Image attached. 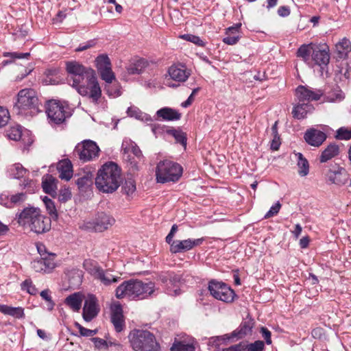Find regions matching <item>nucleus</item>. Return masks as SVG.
<instances>
[{"label":"nucleus","instance_id":"1","mask_svg":"<svg viewBox=\"0 0 351 351\" xmlns=\"http://www.w3.org/2000/svg\"><path fill=\"white\" fill-rule=\"evenodd\" d=\"M15 220L24 230L36 234L45 233L51 228L50 219L42 215L38 207L29 206L24 208L16 213Z\"/></svg>","mask_w":351,"mask_h":351},{"label":"nucleus","instance_id":"2","mask_svg":"<svg viewBox=\"0 0 351 351\" xmlns=\"http://www.w3.org/2000/svg\"><path fill=\"white\" fill-rule=\"evenodd\" d=\"M312 56L315 65L319 66L321 75L328 73L329 63V46L326 42L311 43L308 45H301L297 51V56L302 58L307 64L311 62L310 56Z\"/></svg>","mask_w":351,"mask_h":351},{"label":"nucleus","instance_id":"3","mask_svg":"<svg viewBox=\"0 0 351 351\" xmlns=\"http://www.w3.org/2000/svg\"><path fill=\"white\" fill-rule=\"evenodd\" d=\"M156 291L155 284L152 281L143 282L131 279L124 281L117 287L115 295L118 299L127 297L132 300H143L156 295Z\"/></svg>","mask_w":351,"mask_h":351},{"label":"nucleus","instance_id":"4","mask_svg":"<svg viewBox=\"0 0 351 351\" xmlns=\"http://www.w3.org/2000/svg\"><path fill=\"white\" fill-rule=\"evenodd\" d=\"M324 95L322 89H313L308 86H299L295 90L298 104L293 107L292 114L294 118L303 119L314 110L312 101H318Z\"/></svg>","mask_w":351,"mask_h":351},{"label":"nucleus","instance_id":"5","mask_svg":"<svg viewBox=\"0 0 351 351\" xmlns=\"http://www.w3.org/2000/svg\"><path fill=\"white\" fill-rule=\"evenodd\" d=\"M120 182L121 169L112 162L104 164L98 171L95 178L97 189L103 193H113L118 189Z\"/></svg>","mask_w":351,"mask_h":351},{"label":"nucleus","instance_id":"6","mask_svg":"<svg viewBox=\"0 0 351 351\" xmlns=\"http://www.w3.org/2000/svg\"><path fill=\"white\" fill-rule=\"evenodd\" d=\"M351 51V42L347 38H343L335 44L332 52V58L335 59V64L332 65L334 72V80L335 82L342 81L348 73V63L346 58Z\"/></svg>","mask_w":351,"mask_h":351},{"label":"nucleus","instance_id":"7","mask_svg":"<svg viewBox=\"0 0 351 351\" xmlns=\"http://www.w3.org/2000/svg\"><path fill=\"white\" fill-rule=\"evenodd\" d=\"M40 103L36 91L32 88H25L18 93L14 110L19 115L33 117L40 111Z\"/></svg>","mask_w":351,"mask_h":351},{"label":"nucleus","instance_id":"8","mask_svg":"<svg viewBox=\"0 0 351 351\" xmlns=\"http://www.w3.org/2000/svg\"><path fill=\"white\" fill-rule=\"evenodd\" d=\"M128 338L135 351H158L160 348L155 336L147 330H133Z\"/></svg>","mask_w":351,"mask_h":351},{"label":"nucleus","instance_id":"9","mask_svg":"<svg viewBox=\"0 0 351 351\" xmlns=\"http://www.w3.org/2000/svg\"><path fill=\"white\" fill-rule=\"evenodd\" d=\"M84 82L73 86L80 95L87 97L94 104H98L101 97V90L97 82L95 71H89Z\"/></svg>","mask_w":351,"mask_h":351},{"label":"nucleus","instance_id":"10","mask_svg":"<svg viewBox=\"0 0 351 351\" xmlns=\"http://www.w3.org/2000/svg\"><path fill=\"white\" fill-rule=\"evenodd\" d=\"M182 174V167L177 162L169 160L160 161L156 167V176L158 182L178 181Z\"/></svg>","mask_w":351,"mask_h":351},{"label":"nucleus","instance_id":"11","mask_svg":"<svg viewBox=\"0 0 351 351\" xmlns=\"http://www.w3.org/2000/svg\"><path fill=\"white\" fill-rule=\"evenodd\" d=\"M46 113L49 121L56 125L64 123L72 114L71 108L67 104L56 100L48 101Z\"/></svg>","mask_w":351,"mask_h":351},{"label":"nucleus","instance_id":"12","mask_svg":"<svg viewBox=\"0 0 351 351\" xmlns=\"http://www.w3.org/2000/svg\"><path fill=\"white\" fill-rule=\"evenodd\" d=\"M114 223L115 219L112 215L105 212H98L94 218L84 222V228L89 231L102 232Z\"/></svg>","mask_w":351,"mask_h":351},{"label":"nucleus","instance_id":"13","mask_svg":"<svg viewBox=\"0 0 351 351\" xmlns=\"http://www.w3.org/2000/svg\"><path fill=\"white\" fill-rule=\"evenodd\" d=\"M208 291L215 299L224 302H232L235 295L234 291L226 283L211 280L208 283Z\"/></svg>","mask_w":351,"mask_h":351},{"label":"nucleus","instance_id":"14","mask_svg":"<svg viewBox=\"0 0 351 351\" xmlns=\"http://www.w3.org/2000/svg\"><path fill=\"white\" fill-rule=\"evenodd\" d=\"M66 69L70 76L68 79L72 86L84 82L83 80L86 77L89 71H94L92 69L86 68L82 64L75 61L68 62L66 64Z\"/></svg>","mask_w":351,"mask_h":351},{"label":"nucleus","instance_id":"15","mask_svg":"<svg viewBox=\"0 0 351 351\" xmlns=\"http://www.w3.org/2000/svg\"><path fill=\"white\" fill-rule=\"evenodd\" d=\"M99 148L97 145L90 140L84 141L75 148V153L84 162L90 161L99 156Z\"/></svg>","mask_w":351,"mask_h":351},{"label":"nucleus","instance_id":"16","mask_svg":"<svg viewBox=\"0 0 351 351\" xmlns=\"http://www.w3.org/2000/svg\"><path fill=\"white\" fill-rule=\"evenodd\" d=\"M204 241V238H199L197 239H188L182 241L176 240L175 241L172 242L170 251L173 254L189 251L193 249L194 247L202 245Z\"/></svg>","mask_w":351,"mask_h":351},{"label":"nucleus","instance_id":"17","mask_svg":"<svg viewBox=\"0 0 351 351\" xmlns=\"http://www.w3.org/2000/svg\"><path fill=\"white\" fill-rule=\"evenodd\" d=\"M161 282L167 287V293L170 295H178L180 290L178 285L180 282L181 277L178 274L169 273L160 277Z\"/></svg>","mask_w":351,"mask_h":351},{"label":"nucleus","instance_id":"18","mask_svg":"<svg viewBox=\"0 0 351 351\" xmlns=\"http://www.w3.org/2000/svg\"><path fill=\"white\" fill-rule=\"evenodd\" d=\"M99 308L97 304L96 298L90 295L85 300L83 308V318L86 322L91 321L99 313Z\"/></svg>","mask_w":351,"mask_h":351},{"label":"nucleus","instance_id":"19","mask_svg":"<svg viewBox=\"0 0 351 351\" xmlns=\"http://www.w3.org/2000/svg\"><path fill=\"white\" fill-rule=\"evenodd\" d=\"M304 138L308 144L319 147L326 139V134L320 130L311 128L304 133Z\"/></svg>","mask_w":351,"mask_h":351},{"label":"nucleus","instance_id":"20","mask_svg":"<svg viewBox=\"0 0 351 351\" xmlns=\"http://www.w3.org/2000/svg\"><path fill=\"white\" fill-rule=\"evenodd\" d=\"M111 322L113 324L115 330L119 332L123 330L125 321L123 315V310L121 305H114L112 308Z\"/></svg>","mask_w":351,"mask_h":351},{"label":"nucleus","instance_id":"21","mask_svg":"<svg viewBox=\"0 0 351 351\" xmlns=\"http://www.w3.org/2000/svg\"><path fill=\"white\" fill-rule=\"evenodd\" d=\"M168 73L172 80L179 82H185L190 75V73L182 65L171 66L169 67Z\"/></svg>","mask_w":351,"mask_h":351},{"label":"nucleus","instance_id":"22","mask_svg":"<svg viewBox=\"0 0 351 351\" xmlns=\"http://www.w3.org/2000/svg\"><path fill=\"white\" fill-rule=\"evenodd\" d=\"M147 66L148 62L145 59H134L127 66V71L130 75L140 74Z\"/></svg>","mask_w":351,"mask_h":351},{"label":"nucleus","instance_id":"23","mask_svg":"<svg viewBox=\"0 0 351 351\" xmlns=\"http://www.w3.org/2000/svg\"><path fill=\"white\" fill-rule=\"evenodd\" d=\"M156 115L165 121H176L181 118V114L178 110L168 107L158 110Z\"/></svg>","mask_w":351,"mask_h":351},{"label":"nucleus","instance_id":"24","mask_svg":"<svg viewBox=\"0 0 351 351\" xmlns=\"http://www.w3.org/2000/svg\"><path fill=\"white\" fill-rule=\"evenodd\" d=\"M348 176L346 170L342 167H337V170L330 169V181L333 183L341 185L344 184L348 180Z\"/></svg>","mask_w":351,"mask_h":351},{"label":"nucleus","instance_id":"25","mask_svg":"<svg viewBox=\"0 0 351 351\" xmlns=\"http://www.w3.org/2000/svg\"><path fill=\"white\" fill-rule=\"evenodd\" d=\"M253 326L252 320L243 322L240 326L232 333V337H237V339L243 338L251 333Z\"/></svg>","mask_w":351,"mask_h":351},{"label":"nucleus","instance_id":"26","mask_svg":"<svg viewBox=\"0 0 351 351\" xmlns=\"http://www.w3.org/2000/svg\"><path fill=\"white\" fill-rule=\"evenodd\" d=\"M59 171V177L66 181L69 180L73 176L72 165L69 160H62L59 162L58 166Z\"/></svg>","mask_w":351,"mask_h":351},{"label":"nucleus","instance_id":"27","mask_svg":"<svg viewBox=\"0 0 351 351\" xmlns=\"http://www.w3.org/2000/svg\"><path fill=\"white\" fill-rule=\"evenodd\" d=\"M0 312L16 319H21L25 317L24 309L22 307H12L0 304Z\"/></svg>","mask_w":351,"mask_h":351},{"label":"nucleus","instance_id":"28","mask_svg":"<svg viewBox=\"0 0 351 351\" xmlns=\"http://www.w3.org/2000/svg\"><path fill=\"white\" fill-rule=\"evenodd\" d=\"M64 302L73 311H78L82 306V297L79 293H75L69 295Z\"/></svg>","mask_w":351,"mask_h":351},{"label":"nucleus","instance_id":"29","mask_svg":"<svg viewBox=\"0 0 351 351\" xmlns=\"http://www.w3.org/2000/svg\"><path fill=\"white\" fill-rule=\"evenodd\" d=\"M97 280H99L105 286H109L112 283L118 282L120 280L119 277L114 276L110 274L108 270H102L100 271L97 276Z\"/></svg>","mask_w":351,"mask_h":351},{"label":"nucleus","instance_id":"30","mask_svg":"<svg viewBox=\"0 0 351 351\" xmlns=\"http://www.w3.org/2000/svg\"><path fill=\"white\" fill-rule=\"evenodd\" d=\"M295 156L297 158V165L299 169L298 174L302 177L307 176L309 172V164L308 160L301 153H295Z\"/></svg>","mask_w":351,"mask_h":351},{"label":"nucleus","instance_id":"31","mask_svg":"<svg viewBox=\"0 0 351 351\" xmlns=\"http://www.w3.org/2000/svg\"><path fill=\"white\" fill-rule=\"evenodd\" d=\"M122 149L124 154L132 153L134 156L140 159L143 155L141 149L134 143L129 141H124L122 144Z\"/></svg>","mask_w":351,"mask_h":351},{"label":"nucleus","instance_id":"32","mask_svg":"<svg viewBox=\"0 0 351 351\" xmlns=\"http://www.w3.org/2000/svg\"><path fill=\"white\" fill-rule=\"evenodd\" d=\"M83 267L95 279L102 270L98 263L91 259L85 260L83 263Z\"/></svg>","mask_w":351,"mask_h":351},{"label":"nucleus","instance_id":"33","mask_svg":"<svg viewBox=\"0 0 351 351\" xmlns=\"http://www.w3.org/2000/svg\"><path fill=\"white\" fill-rule=\"evenodd\" d=\"M10 175L16 179H19L25 176L28 171L25 169L21 164L16 163L13 165L9 169Z\"/></svg>","mask_w":351,"mask_h":351},{"label":"nucleus","instance_id":"34","mask_svg":"<svg viewBox=\"0 0 351 351\" xmlns=\"http://www.w3.org/2000/svg\"><path fill=\"white\" fill-rule=\"evenodd\" d=\"M59 73V70L58 69H47L45 72V75L46 76L44 80L46 84H56L58 83L57 75Z\"/></svg>","mask_w":351,"mask_h":351},{"label":"nucleus","instance_id":"35","mask_svg":"<svg viewBox=\"0 0 351 351\" xmlns=\"http://www.w3.org/2000/svg\"><path fill=\"white\" fill-rule=\"evenodd\" d=\"M43 202L51 218L56 220L58 219V213L54 202L47 197L43 198Z\"/></svg>","mask_w":351,"mask_h":351},{"label":"nucleus","instance_id":"36","mask_svg":"<svg viewBox=\"0 0 351 351\" xmlns=\"http://www.w3.org/2000/svg\"><path fill=\"white\" fill-rule=\"evenodd\" d=\"M56 188V180L52 176L48 175L47 178L43 182V191L47 193H51L55 191Z\"/></svg>","mask_w":351,"mask_h":351},{"label":"nucleus","instance_id":"37","mask_svg":"<svg viewBox=\"0 0 351 351\" xmlns=\"http://www.w3.org/2000/svg\"><path fill=\"white\" fill-rule=\"evenodd\" d=\"M335 138L337 140L348 141L351 139V128L346 127L339 128L335 132Z\"/></svg>","mask_w":351,"mask_h":351},{"label":"nucleus","instance_id":"38","mask_svg":"<svg viewBox=\"0 0 351 351\" xmlns=\"http://www.w3.org/2000/svg\"><path fill=\"white\" fill-rule=\"evenodd\" d=\"M121 189L124 194L128 196L132 195L136 191L135 181L132 178L126 180Z\"/></svg>","mask_w":351,"mask_h":351},{"label":"nucleus","instance_id":"39","mask_svg":"<svg viewBox=\"0 0 351 351\" xmlns=\"http://www.w3.org/2000/svg\"><path fill=\"white\" fill-rule=\"evenodd\" d=\"M167 132L172 135L178 143H180L182 145L186 146V137L184 132H182L180 130H177L176 129L167 130Z\"/></svg>","mask_w":351,"mask_h":351},{"label":"nucleus","instance_id":"40","mask_svg":"<svg viewBox=\"0 0 351 351\" xmlns=\"http://www.w3.org/2000/svg\"><path fill=\"white\" fill-rule=\"evenodd\" d=\"M21 128L20 126H13L10 127L6 130V136L9 139L13 141H18L21 137Z\"/></svg>","mask_w":351,"mask_h":351},{"label":"nucleus","instance_id":"41","mask_svg":"<svg viewBox=\"0 0 351 351\" xmlns=\"http://www.w3.org/2000/svg\"><path fill=\"white\" fill-rule=\"evenodd\" d=\"M171 351H195V347L193 344L178 341L173 344Z\"/></svg>","mask_w":351,"mask_h":351},{"label":"nucleus","instance_id":"42","mask_svg":"<svg viewBox=\"0 0 351 351\" xmlns=\"http://www.w3.org/2000/svg\"><path fill=\"white\" fill-rule=\"evenodd\" d=\"M96 64L98 71L111 66L109 58L106 55H100L96 59Z\"/></svg>","mask_w":351,"mask_h":351},{"label":"nucleus","instance_id":"43","mask_svg":"<svg viewBox=\"0 0 351 351\" xmlns=\"http://www.w3.org/2000/svg\"><path fill=\"white\" fill-rule=\"evenodd\" d=\"M98 71L101 75V79L107 83H111L115 78L111 66L105 68L104 69H100Z\"/></svg>","mask_w":351,"mask_h":351},{"label":"nucleus","instance_id":"44","mask_svg":"<svg viewBox=\"0 0 351 351\" xmlns=\"http://www.w3.org/2000/svg\"><path fill=\"white\" fill-rule=\"evenodd\" d=\"M180 38L186 41L193 43L199 47H204L205 45V43L199 36L195 35L186 34L181 35Z\"/></svg>","mask_w":351,"mask_h":351},{"label":"nucleus","instance_id":"45","mask_svg":"<svg viewBox=\"0 0 351 351\" xmlns=\"http://www.w3.org/2000/svg\"><path fill=\"white\" fill-rule=\"evenodd\" d=\"M91 176L89 174L84 175L83 176L79 178L76 180V184L78 186L79 189H85L92 184Z\"/></svg>","mask_w":351,"mask_h":351},{"label":"nucleus","instance_id":"46","mask_svg":"<svg viewBox=\"0 0 351 351\" xmlns=\"http://www.w3.org/2000/svg\"><path fill=\"white\" fill-rule=\"evenodd\" d=\"M344 94L338 86L330 90V103L341 101L344 99Z\"/></svg>","mask_w":351,"mask_h":351},{"label":"nucleus","instance_id":"47","mask_svg":"<svg viewBox=\"0 0 351 351\" xmlns=\"http://www.w3.org/2000/svg\"><path fill=\"white\" fill-rule=\"evenodd\" d=\"M264 342L263 341H256L254 343L244 346L245 351H263L264 349Z\"/></svg>","mask_w":351,"mask_h":351},{"label":"nucleus","instance_id":"48","mask_svg":"<svg viewBox=\"0 0 351 351\" xmlns=\"http://www.w3.org/2000/svg\"><path fill=\"white\" fill-rule=\"evenodd\" d=\"M26 199V195L24 193H19L10 197L11 208L16 204L23 202Z\"/></svg>","mask_w":351,"mask_h":351},{"label":"nucleus","instance_id":"49","mask_svg":"<svg viewBox=\"0 0 351 351\" xmlns=\"http://www.w3.org/2000/svg\"><path fill=\"white\" fill-rule=\"evenodd\" d=\"M10 119V114L8 109L0 106V128L5 126Z\"/></svg>","mask_w":351,"mask_h":351},{"label":"nucleus","instance_id":"50","mask_svg":"<svg viewBox=\"0 0 351 351\" xmlns=\"http://www.w3.org/2000/svg\"><path fill=\"white\" fill-rule=\"evenodd\" d=\"M45 260H42V258H40L39 260H34L31 263L32 267L36 272H46V267H45Z\"/></svg>","mask_w":351,"mask_h":351},{"label":"nucleus","instance_id":"51","mask_svg":"<svg viewBox=\"0 0 351 351\" xmlns=\"http://www.w3.org/2000/svg\"><path fill=\"white\" fill-rule=\"evenodd\" d=\"M55 254H51L49 255V258L43 257L42 260H45V267H46V272H49L52 269H53L56 266V263L53 261Z\"/></svg>","mask_w":351,"mask_h":351},{"label":"nucleus","instance_id":"52","mask_svg":"<svg viewBox=\"0 0 351 351\" xmlns=\"http://www.w3.org/2000/svg\"><path fill=\"white\" fill-rule=\"evenodd\" d=\"M75 326L79 329L80 335L83 337H93L95 335H96L97 332V330H90V329L86 328L83 327L82 326H81L78 323H76Z\"/></svg>","mask_w":351,"mask_h":351},{"label":"nucleus","instance_id":"53","mask_svg":"<svg viewBox=\"0 0 351 351\" xmlns=\"http://www.w3.org/2000/svg\"><path fill=\"white\" fill-rule=\"evenodd\" d=\"M281 208V204L279 202H277L274 205H273L269 211L265 214V219H269L276 215Z\"/></svg>","mask_w":351,"mask_h":351},{"label":"nucleus","instance_id":"54","mask_svg":"<svg viewBox=\"0 0 351 351\" xmlns=\"http://www.w3.org/2000/svg\"><path fill=\"white\" fill-rule=\"evenodd\" d=\"M30 56L29 53H18V52H5L3 53L4 57H10L12 59H21V58H27Z\"/></svg>","mask_w":351,"mask_h":351},{"label":"nucleus","instance_id":"55","mask_svg":"<svg viewBox=\"0 0 351 351\" xmlns=\"http://www.w3.org/2000/svg\"><path fill=\"white\" fill-rule=\"evenodd\" d=\"M241 37V35H234V36L227 35V36H226L225 38H223V42L225 44L233 45L237 44L239 42Z\"/></svg>","mask_w":351,"mask_h":351},{"label":"nucleus","instance_id":"56","mask_svg":"<svg viewBox=\"0 0 351 351\" xmlns=\"http://www.w3.org/2000/svg\"><path fill=\"white\" fill-rule=\"evenodd\" d=\"M241 27V23H239L235 24L233 26L229 27L226 29V34L227 35H241L240 34V29Z\"/></svg>","mask_w":351,"mask_h":351},{"label":"nucleus","instance_id":"57","mask_svg":"<svg viewBox=\"0 0 351 351\" xmlns=\"http://www.w3.org/2000/svg\"><path fill=\"white\" fill-rule=\"evenodd\" d=\"M151 127H152V131L156 136L164 133L165 132H167V129L166 128V127L165 125H161L160 124L155 123V124H152L151 125Z\"/></svg>","mask_w":351,"mask_h":351},{"label":"nucleus","instance_id":"58","mask_svg":"<svg viewBox=\"0 0 351 351\" xmlns=\"http://www.w3.org/2000/svg\"><path fill=\"white\" fill-rule=\"evenodd\" d=\"M40 296L43 299L48 302L49 304V309L51 310L53 308L54 303L51 300V297L49 295V291L48 289L43 290L40 292Z\"/></svg>","mask_w":351,"mask_h":351},{"label":"nucleus","instance_id":"59","mask_svg":"<svg viewBox=\"0 0 351 351\" xmlns=\"http://www.w3.org/2000/svg\"><path fill=\"white\" fill-rule=\"evenodd\" d=\"M273 138L271 142V149L272 150L276 151L279 149L281 141L279 134H272Z\"/></svg>","mask_w":351,"mask_h":351},{"label":"nucleus","instance_id":"60","mask_svg":"<svg viewBox=\"0 0 351 351\" xmlns=\"http://www.w3.org/2000/svg\"><path fill=\"white\" fill-rule=\"evenodd\" d=\"M261 333L265 340L266 343L270 345L272 342L271 339V332L267 328L262 327L261 328Z\"/></svg>","mask_w":351,"mask_h":351},{"label":"nucleus","instance_id":"61","mask_svg":"<svg viewBox=\"0 0 351 351\" xmlns=\"http://www.w3.org/2000/svg\"><path fill=\"white\" fill-rule=\"evenodd\" d=\"M95 42L93 40H88V42L85 43H82L79 45L77 48H76V51H82L84 50H86L88 49H90L95 46Z\"/></svg>","mask_w":351,"mask_h":351},{"label":"nucleus","instance_id":"62","mask_svg":"<svg viewBox=\"0 0 351 351\" xmlns=\"http://www.w3.org/2000/svg\"><path fill=\"white\" fill-rule=\"evenodd\" d=\"M0 204L7 208H11L10 197L8 194L1 193L0 195Z\"/></svg>","mask_w":351,"mask_h":351},{"label":"nucleus","instance_id":"63","mask_svg":"<svg viewBox=\"0 0 351 351\" xmlns=\"http://www.w3.org/2000/svg\"><path fill=\"white\" fill-rule=\"evenodd\" d=\"M278 14L282 17L288 16L290 14V9L287 6H280L278 9Z\"/></svg>","mask_w":351,"mask_h":351},{"label":"nucleus","instance_id":"64","mask_svg":"<svg viewBox=\"0 0 351 351\" xmlns=\"http://www.w3.org/2000/svg\"><path fill=\"white\" fill-rule=\"evenodd\" d=\"M223 351H245V349L244 348V346L239 343L230 346V348H225Z\"/></svg>","mask_w":351,"mask_h":351}]
</instances>
